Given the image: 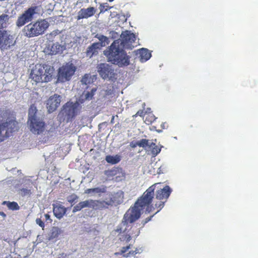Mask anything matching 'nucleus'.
Listing matches in <instances>:
<instances>
[{"mask_svg":"<svg viewBox=\"0 0 258 258\" xmlns=\"http://www.w3.org/2000/svg\"><path fill=\"white\" fill-rule=\"evenodd\" d=\"M85 208H92L94 210L100 209L103 208V203L100 200H87L76 205L73 208V212L75 213Z\"/></svg>","mask_w":258,"mask_h":258,"instance_id":"11","label":"nucleus"},{"mask_svg":"<svg viewBox=\"0 0 258 258\" xmlns=\"http://www.w3.org/2000/svg\"><path fill=\"white\" fill-rule=\"evenodd\" d=\"M130 223L123 218L121 223L117 227L115 232L118 233H124L127 231V224Z\"/></svg>","mask_w":258,"mask_h":258,"instance_id":"27","label":"nucleus"},{"mask_svg":"<svg viewBox=\"0 0 258 258\" xmlns=\"http://www.w3.org/2000/svg\"><path fill=\"white\" fill-rule=\"evenodd\" d=\"M151 109L150 108H148L147 110L146 111V113H147L150 111Z\"/></svg>","mask_w":258,"mask_h":258,"instance_id":"52","label":"nucleus"},{"mask_svg":"<svg viewBox=\"0 0 258 258\" xmlns=\"http://www.w3.org/2000/svg\"><path fill=\"white\" fill-rule=\"evenodd\" d=\"M3 204L4 205L6 204L7 207L10 210H18L19 209V206H18V204L14 202H4Z\"/></svg>","mask_w":258,"mask_h":258,"instance_id":"32","label":"nucleus"},{"mask_svg":"<svg viewBox=\"0 0 258 258\" xmlns=\"http://www.w3.org/2000/svg\"><path fill=\"white\" fill-rule=\"evenodd\" d=\"M36 223L37 224H38L40 227H42V228L44 227V222L39 218H37L36 219Z\"/></svg>","mask_w":258,"mask_h":258,"instance_id":"41","label":"nucleus"},{"mask_svg":"<svg viewBox=\"0 0 258 258\" xmlns=\"http://www.w3.org/2000/svg\"><path fill=\"white\" fill-rule=\"evenodd\" d=\"M164 203L163 202H161L158 206V208H160V209L159 210H158L156 213H157V212H158L163 207H164Z\"/></svg>","mask_w":258,"mask_h":258,"instance_id":"47","label":"nucleus"},{"mask_svg":"<svg viewBox=\"0 0 258 258\" xmlns=\"http://www.w3.org/2000/svg\"><path fill=\"white\" fill-rule=\"evenodd\" d=\"M138 146L144 148L146 150H149V148L154 145V143L147 139H142L140 141H137V144Z\"/></svg>","mask_w":258,"mask_h":258,"instance_id":"24","label":"nucleus"},{"mask_svg":"<svg viewBox=\"0 0 258 258\" xmlns=\"http://www.w3.org/2000/svg\"><path fill=\"white\" fill-rule=\"evenodd\" d=\"M61 99V97L56 94L49 97L46 103V107L49 112L54 111L59 106Z\"/></svg>","mask_w":258,"mask_h":258,"instance_id":"16","label":"nucleus"},{"mask_svg":"<svg viewBox=\"0 0 258 258\" xmlns=\"http://www.w3.org/2000/svg\"><path fill=\"white\" fill-rule=\"evenodd\" d=\"M142 209L139 206H134L129 209L125 213L123 218L127 220L130 223H132L138 220L141 216V212Z\"/></svg>","mask_w":258,"mask_h":258,"instance_id":"15","label":"nucleus"},{"mask_svg":"<svg viewBox=\"0 0 258 258\" xmlns=\"http://www.w3.org/2000/svg\"><path fill=\"white\" fill-rule=\"evenodd\" d=\"M151 117H152V119L154 120L155 119V116L153 114H151Z\"/></svg>","mask_w":258,"mask_h":258,"instance_id":"53","label":"nucleus"},{"mask_svg":"<svg viewBox=\"0 0 258 258\" xmlns=\"http://www.w3.org/2000/svg\"><path fill=\"white\" fill-rule=\"evenodd\" d=\"M75 103L78 105L80 109L81 110L83 107L87 105L88 102L81 95Z\"/></svg>","mask_w":258,"mask_h":258,"instance_id":"31","label":"nucleus"},{"mask_svg":"<svg viewBox=\"0 0 258 258\" xmlns=\"http://www.w3.org/2000/svg\"><path fill=\"white\" fill-rule=\"evenodd\" d=\"M136 115H139V116H144V113L143 110H139V111L137 112V113Z\"/></svg>","mask_w":258,"mask_h":258,"instance_id":"45","label":"nucleus"},{"mask_svg":"<svg viewBox=\"0 0 258 258\" xmlns=\"http://www.w3.org/2000/svg\"><path fill=\"white\" fill-rule=\"evenodd\" d=\"M149 150H151V152L154 156H156L160 153L161 149L154 143V145L149 148Z\"/></svg>","mask_w":258,"mask_h":258,"instance_id":"35","label":"nucleus"},{"mask_svg":"<svg viewBox=\"0 0 258 258\" xmlns=\"http://www.w3.org/2000/svg\"><path fill=\"white\" fill-rule=\"evenodd\" d=\"M13 35L9 31L0 30V49L3 50L10 49L15 44Z\"/></svg>","mask_w":258,"mask_h":258,"instance_id":"9","label":"nucleus"},{"mask_svg":"<svg viewBox=\"0 0 258 258\" xmlns=\"http://www.w3.org/2000/svg\"><path fill=\"white\" fill-rule=\"evenodd\" d=\"M123 46L120 40H115L110 45L108 50L104 53L109 61L121 67L128 66L130 63L129 56L123 50Z\"/></svg>","mask_w":258,"mask_h":258,"instance_id":"1","label":"nucleus"},{"mask_svg":"<svg viewBox=\"0 0 258 258\" xmlns=\"http://www.w3.org/2000/svg\"><path fill=\"white\" fill-rule=\"evenodd\" d=\"M133 235L132 232L127 231L126 233L120 235L119 238L122 241L129 242L131 239V235Z\"/></svg>","mask_w":258,"mask_h":258,"instance_id":"33","label":"nucleus"},{"mask_svg":"<svg viewBox=\"0 0 258 258\" xmlns=\"http://www.w3.org/2000/svg\"><path fill=\"white\" fill-rule=\"evenodd\" d=\"M134 253V251H130L128 253L123 254V256L128 257L131 254H133Z\"/></svg>","mask_w":258,"mask_h":258,"instance_id":"48","label":"nucleus"},{"mask_svg":"<svg viewBox=\"0 0 258 258\" xmlns=\"http://www.w3.org/2000/svg\"><path fill=\"white\" fill-rule=\"evenodd\" d=\"M131 248V244L126 246L122 247L120 249V253H124L127 250Z\"/></svg>","mask_w":258,"mask_h":258,"instance_id":"42","label":"nucleus"},{"mask_svg":"<svg viewBox=\"0 0 258 258\" xmlns=\"http://www.w3.org/2000/svg\"><path fill=\"white\" fill-rule=\"evenodd\" d=\"M140 61L145 62L148 60L151 56V54L149 50L146 48H142L139 50Z\"/></svg>","mask_w":258,"mask_h":258,"instance_id":"25","label":"nucleus"},{"mask_svg":"<svg viewBox=\"0 0 258 258\" xmlns=\"http://www.w3.org/2000/svg\"><path fill=\"white\" fill-rule=\"evenodd\" d=\"M111 8H112V7H109L108 4L106 3L101 4L100 6V12H102L103 11H106Z\"/></svg>","mask_w":258,"mask_h":258,"instance_id":"40","label":"nucleus"},{"mask_svg":"<svg viewBox=\"0 0 258 258\" xmlns=\"http://www.w3.org/2000/svg\"><path fill=\"white\" fill-rule=\"evenodd\" d=\"M10 18V16L6 14H3L0 16V29L7 26Z\"/></svg>","mask_w":258,"mask_h":258,"instance_id":"29","label":"nucleus"},{"mask_svg":"<svg viewBox=\"0 0 258 258\" xmlns=\"http://www.w3.org/2000/svg\"><path fill=\"white\" fill-rule=\"evenodd\" d=\"M78 199V197L76 195L72 194L67 197V200L69 203L74 204L76 202V201Z\"/></svg>","mask_w":258,"mask_h":258,"instance_id":"37","label":"nucleus"},{"mask_svg":"<svg viewBox=\"0 0 258 258\" xmlns=\"http://www.w3.org/2000/svg\"><path fill=\"white\" fill-rule=\"evenodd\" d=\"M153 216H151V217H149V218H146V219L145 221V222H144V224H145V223H147L148 222H149V221H150V220H151V218H152V217Z\"/></svg>","mask_w":258,"mask_h":258,"instance_id":"49","label":"nucleus"},{"mask_svg":"<svg viewBox=\"0 0 258 258\" xmlns=\"http://www.w3.org/2000/svg\"><path fill=\"white\" fill-rule=\"evenodd\" d=\"M137 144V142H136L135 143H133V142H131L130 143V146L131 147L134 148L135 147H136L137 146H138Z\"/></svg>","mask_w":258,"mask_h":258,"instance_id":"46","label":"nucleus"},{"mask_svg":"<svg viewBox=\"0 0 258 258\" xmlns=\"http://www.w3.org/2000/svg\"><path fill=\"white\" fill-rule=\"evenodd\" d=\"M154 185L149 187L143 194L140 199L135 203L136 206H139L142 210L144 207L147 206V211L149 212V205L151 203L154 196Z\"/></svg>","mask_w":258,"mask_h":258,"instance_id":"8","label":"nucleus"},{"mask_svg":"<svg viewBox=\"0 0 258 258\" xmlns=\"http://www.w3.org/2000/svg\"><path fill=\"white\" fill-rule=\"evenodd\" d=\"M121 160L120 156L115 155L114 156L107 155L105 157V160L108 163L115 164L118 163Z\"/></svg>","mask_w":258,"mask_h":258,"instance_id":"28","label":"nucleus"},{"mask_svg":"<svg viewBox=\"0 0 258 258\" xmlns=\"http://www.w3.org/2000/svg\"><path fill=\"white\" fill-rule=\"evenodd\" d=\"M143 108H144L145 106V103L143 104Z\"/></svg>","mask_w":258,"mask_h":258,"instance_id":"55","label":"nucleus"},{"mask_svg":"<svg viewBox=\"0 0 258 258\" xmlns=\"http://www.w3.org/2000/svg\"><path fill=\"white\" fill-rule=\"evenodd\" d=\"M97 79L95 75L85 74L82 78L81 82L82 85H88L93 83Z\"/></svg>","mask_w":258,"mask_h":258,"instance_id":"21","label":"nucleus"},{"mask_svg":"<svg viewBox=\"0 0 258 258\" xmlns=\"http://www.w3.org/2000/svg\"><path fill=\"white\" fill-rule=\"evenodd\" d=\"M36 7H31L25 11L18 17L16 21L17 26L20 27L24 26L26 23L31 21L33 18V16L36 14Z\"/></svg>","mask_w":258,"mask_h":258,"instance_id":"14","label":"nucleus"},{"mask_svg":"<svg viewBox=\"0 0 258 258\" xmlns=\"http://www.w3.org/2000/svg\"><path fill=\"white\" fill-rule=\"evenodd\" d=\"M114 1V0H108V1H109V2H112V1Z\"/></svg>","mask_w":258,"mask_h":258,"instance_id":"56","label":"nucleus"},{"mask_svg":"<svg viewBox=\"0 0 258 258\" xmlns=\"http://www.w3.org/2000/svg\"><path fill=\"white\" fill-rule=\"evenodd\" d=\"M66 212V208L62 206H56L53 207V212L54 216L58 219L63 217Z\"/></svg>","mask_w":258,"mask_h":258,"instance_id":"22","label":"nucleus"},{"mask_svg":"<svg viewBox=\"0 0 258 258\" xmlns=\"http://www.w3.org/2000/svg\"><path fill=\"white\" fill-rule=\"evenodd\" d=\"M0 215L2 216L4 218L6 216V214L3 212H0Z\"/></svg>","mask_w":258,"mask_h":258,"instance_id":"50","label":"nucleus"},{"mask_svg":"<svg viewBox=\"0 0 258 258\" xmlns=\"http://www.w3.org/2000/svg\"><path fill=\"white\" fill-rule=\"evenodd\" d=\"M66 49V45L63 44H59L58 43L53 44L51 48L50 52L52 54H55L58 53H61Z\"/></svg>","mask_w":258,"mask_h":258,"instance_id":"23","label":"nucleus"},{"mask_svg":"<svg viewBox=\"0 0 258 258\" xmlns=\"http://www.w3.org/2000/svg\"><path fill=\"white\" fill-rule=\"evenodd\" d=\"M100 47L101 45L99 43H93L87 48L86 51L87 55L90 57H91L93 55L95 54L97 52L98 49Z\"/></svg>","mask_w":258,"mask_h":258,"instance_id":"20","label":"nucleus"},{"mask_svg":"<svg viewBox=\"0 0 258 258\" xmlns=\"http://www.w3.org/2000/svg\"><path fill=\"white\" fill-rule=\"evenodd\" d=\"M76 71V67L72 63H67L59 69L58 81L65 82L70 81Z\"/></svg>","mask_w":258,"mask_h":258,"instance_id":"6","label":"nucleus"},{"mask_svg":"<svg viewBox=\"0 0 258 258\" xmlns=\"http://www.w3.org/2000/svg\"><path fill=\"white\" fill-rule=\"evenodd\" d=\"M28 123L30 131L35 134H40L44 131V123L38 116L36 108L31 106L29 109Z\"/></svg>","mask_w":258,"mask_h":258,"instance_id":"4","label":"nucleus"},{"mask_svg":"<svg viewBox=\"0 0 258 258\" xmlns=\"http://www.w3.org/2000/svg\"><path fill=\"white\" fill-rule=\"evenodd\" d=\"M116 40H120V44L123 46L124 48L131 49L132 47L134 46L133 43L135 42L136 36L134 33H131L130 31H122L120 38Z\"/></svg>","mask_w":258,"mask_h":258,"instance_id":"13","label":"nucleus"},{"mask_svg":"<svg viewBox=\"0 0 258 258\" xmlns=\"http://www.w3.org/2000/svg\"><path fill=\"white\" fill-rule=\"evenodd\" d=\"M97 71L103 79L113 80L115 79L116 73L112 66L106 63H101L98 65Z\"/></svg>","mask_w":258,"mask_h":258,"instance_id":"10","label":"nucleus"},{"mask_svg":"<svg viewBox=\"0 0 258 258\" xmlns=\"http://www.w3.org/2000/svg\"><path fill=\"white\" fill-rule=\"evenodd\" d=\"M49 26L45 20H41L34 23H30L23 29L24 35L28 37H33L42 34Z\"/></svg>","mask_w":258,"mask_h":258,"instance_id":"5","label":"nucleus"},{"mask_svg":"<svg viewBox=\"0 0 258 258\" xmlns=\"http://www.w3.org/2000/svg\"><path fill=\"white\" fill-rule=\"evenodd\" d=\"M96 91L97 88H93L91 89L90 91H84L82 95H83L84 98L86 99V100L89 102L92 99Z\"/></svg>","mask_w":258,"mask_h":258,"instance_id":"26","label":"nucleus"},{"mask_svg":"<svg viewBox=\"0 0 258 258\" xmlns=\"http://www.w3.org/2000/svg\"><path fill=\"white\" fill-rule=\"evenodd\" d=\"M161 167H160L158 168V170H159V171H157V172H158V173H160L161 172Z\"/></svg>","mask_w":258,"mask_h":258,"instance_id":"51","label":"nucleus"},{"mask_svg":"<svg viewBox=\"0 0 258 258\" xmlns=\"http://www.w3.org/2000/svg\"><path fill=\"white\" fill-rule=\"evenodd\" d=\"M171 189L168 185L165 186L163 188L158 190L156 192V198L159 200L168 198L171 192Z\"/></svg>","mask_w":258,"mask_h":258,"instance_id":"18","label":"nucleus"},{"mask_svg":"<svg viewBox=\"0 0 258 258\" xmlns=\"http://www.w3.org/2000/svg\"><path fill=\"white\" fill-rule=\"evenodd\" d=\"M21 194L24 196L29 195L30 193V190L27 188H22L21 190Z\"/></svg>","mask_w":258,"mask_h":258,"instance_id":"43","label":"nucleus"},{"mask_svg":"<svg viewBox=\"0 0 258 258\" xmlns=\"http://www.w3.org/2000/svg\"><path fill=\"white\" fill-rule=\"evenodd\" d=\"M120 32H117L116 31H111L109 32V37L112 39L118 38L119 37H120Z\"/></svg>","mask_w":258,"mask_h":258,"instance_id":"39","label":"nucleus"},{"mask_svg":"<svg viewBox=\"0 0 258 258\" xmlns=\"http://www.w3.org/2000/svg\"><path fill=\"white\" fill-rule=\"evenodd\" d=\"M118 171L117 168H112L111 170H105L104 171V174L108 177H110L113 176H115L117 174V173Z\"/></svg>","mask_w":258,"mask_h":258,"instance_id":"34","label":"nucleus"},{"mask_svg":"<svg viewBox=\"0 0 258 258\" xmlns=\"http://www.w3.org/2000/svg\"><path fill=\"white\" fill-rule=\"evenodd\" d=\"M105 187L104 186H101L95 188L86 189L84 193L88 194L90 196H100L101 194L105 192Z\"/></svg>","mask_w":258,"mask_h":258,"instance_id":"19","label":"nucleus"},{"mask_svg":"<svg viewBox=\"0 0 258 258\" xmlns=\"http://www.w3.org/2000/svg\"><path fill=\"white\" fill-rule=\"evenodd\" d=\"M53 68L50 66L37 64L31 72L30 78L36 83L48 82L52 78Z\"/></svg>","mask_w":258,"mask_h":258,"instance_id":"3","label":"nucleus"},{"mask_svg":"<svg viewBox=\"0 0 258 258\" xmlns=\"http://www.w3.org/2000/svg\"><path fill=\"white\" fill-rule=\"evenodd\" d=\"M60 33V32L58 30H54L51 32L49 34L47 35V39L50 41H53V38L58 35Z\"/></svg>","mask_w":258,"mask_h":258,"instance_id":"36","label":"nucleus"},{"mask_svg":"<svg viewBox=\"0 0 258 258\" xmlns=\"http://www.w3.org/2000/svg\"><path fill=\"white\" fill-rule=\"evenodd\" d=\"M95 37L100 41V42L99 43L100 44L101 47L105 46L109 44V39L106 36L98 34L95 35Z\"/></svg>","mask_w":258,"mask_h":258,"instance_id":"30","label":"nucleus"},{"mask_svg":"<svg viewBox=\"0 0 258 258\" xmlns=\"http://www.w3.org/2000/svg\"><path fill=\"white\" fill-rule=\"evenodd\" d=\"M81 110L78 105L72 102H68L63 106L59 115L63 116L64 119L69 121L79 114Z\"/></svg>","mask_w":258,"mask_h":258,"instance_id":"7","label":"nucleus"},{"mask_svg":"<svg viewBox=\"0 0 258 258\" xmlns=\"http://www.w3.org/2000/svg\"><path fill=\"white\" fill-rule=\"evenodd\" d=\"M96 9L94 7H89L87 9H81L78 13L77 20L82 19H87L92 16L96 13Z\"/></svg>","mask_w":258,"mask_h":258,"instance_id":"17","label":"nucleus"},{"mask_svg":"<svg viewBox=\"0 0 258 258\" xmlns=\"http://www.w3.org/2000/svg\"><path fill=\"white\" fill-rule=\"evenodd\" d=\"M123 192L118 190L116 192L112 193L109 195L108 199H105L102 201L103 203V208H107L109 206L116 205L123 202Z\"/></svg>","mask_w":258,"mask_h":258,"instance_id":"12","label":"nucleus"},{"mask_svg":"<svg viewBox=\"0 0 258 258\" xmlns=\"http://www.w3.org/2000/svg\"><path fill=\"white\" fill-rule=\"evenodd\" d=\"M140 231H138L137 234L135 235L136 236H137L139 234Z\"/></svg>","mask_w":258,"mask_h":258,"instance_id":"54","label":"nucleus"},{"mask_svg":"<svg viewBox=\"0 0 258 258\" xmlns=\"http://www.w3.org/2000/svg\"><path fill=\"white\" fill-rule=\"evenodd\" d=\"M44 217H45V220H46V221H49V222H51L52 220H51V219H50V216H49L48 214H45V215H44Z\"/></svg>","mask_w":258,"mask_h":258,"instance_id":"44","label":"nucleus"},{"mask_svg":"<svg viewBox=\"0 0 258 258\" xmlns=\"http://www.w3.org/2000/svg\"><path fill=\"white\" fill-rule=\"evenodd\" d=\"M60 231L59 230L57 227H53L51 230V233L50 237L51 238H54L58 236L59 234Z\"/></svg>","mask_w":258,"mask_h":258,"instance_id":"38","label":"nucleus"},{"mask_svg":"<svg viewBox=\"0 0 258 258\" xmlns=\"http://www.w3.org/2000/svg\"><path fill=\"white\" fill-rule=\"evenodd\" d=\"M18 128V122L9 117L7 112L0 110V143L8 139Z\"/></svg>","mask_w":258,"mask_h":258,"instance_id":"2","label":"nucleus"}]
</instances>
